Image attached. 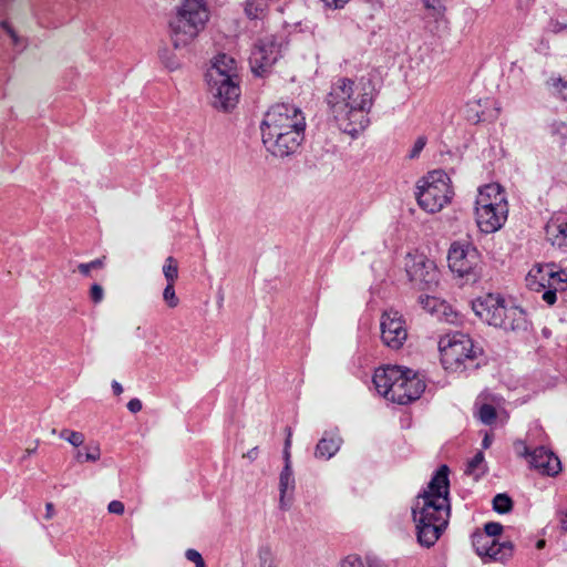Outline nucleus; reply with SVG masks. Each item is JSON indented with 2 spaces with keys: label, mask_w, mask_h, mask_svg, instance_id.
Returning <instances> with one entry per match:
<instances>
[{
  "label": "nucleus",
  "mask_w": 567,
  "mask_h": 567,
  "mask_svg": "<svg viewBox=\"0 0 567 567\" xmlns=\"http://www.w3.org/2000/svg\"><path fill=\"white\" fill-rule=\"evenodd\" d=\"M105 260H106V257L105 256H102L100 258H96L94 260H91V267L92 269H102L104 268L105 266Z\"/></svg>",
  "instance_id": "nucleus-51"
},
{
  "label": "nucleus",
  "mask_w": 567,
  "mask_h": 567,
  "mask_svg": "<svg viewBox=\"0 0 567 567\" xmlns=\"http://www.w3.org/2000/svg\"><path fill=\"white\" fill-rule=\"evenodd\" d=\"M494 539L495 538H491L488 535H476L473 540L476 554L484 558L485 554L488 553V545H491V543H493Z\"/></svg>",
  "instance_id": "nucleus-32"
},
{
  "label": "nucleus",
  "mask_w": 567,
  "mask_h": 567,
  "mask_svg": "<svg viewBox=\"0 0 567 567\" xmlns=\"http://www.w3.org/2000/svg\"><path fill=\"white\" fill-rule=\"evenodd\" d=\"M163 299L169 308H176L179 299L175 293V284H167L163 291Z\"/></svg>",
  "instance_id": "nucleus-35"
},
{
  "label": "nucleus",
  "mask_w": 567,
  "mask_h": 567,
  "mask_svg": "<svg viewBox=\"0 0 567 567\" xmlns=\"http://www.w3.org/2000/svg\"><path fill=\"white\" fill-rule=\"evenodd\" d=\"M545 546H546V540L545 539H538L537 540V543H536V548L537 549H543Z\"/></svg>",
  "instance_id": "nucleus-58"
},
{
  "label": "nucleus",
  "mask_w": 567,
  "mask_h": 567,
  "mask_svg": "<svg viewBox=\"0 0 567 567\" xmlns=\"http://www.w3.org/2000/svg\"><path fill=\"white\" fill-rule=\"evenodd\" d=\"M286 434L287 437L285 440V446H284V460H285V466L284 467H291V437H292V431L290 427H286Z\"/></svg>",
  "instance_id": "nucleus-37"
},
{
  "label": "nucleus",
  "mask_w": 567,
  "mask_h": 567,
  "mask_svg": "<svg viewBox=\"0 0 567 567\" xmlns=\"http://www.w3.org/2000/svg\"><path fill=\"white\" fill-rule=\"evenodd\" d=\"M492 443V439L488 434L485 435V437L482 441V445L484 449H488Z\"/></svg>",
  "instance_id": "nucleus-57"
},
{
  "label": "nucleus",
  "mask_w": 567,
  "mask_h": 567,
  "mask_svg": "<svg viewBox=\"0 0 567 567\" xmlns=\"http://www.w3.org/2000/svg\"><path fill=\"white\" fill-rule=\"evenodd\" d=\"M259 567H278L275 554L269 545H262L258 549Z\"/></svg>",
  "instance_id": "nucleus-28"
},
{
  "label": "nucleus",
  "mask_w": 567,
  "mask_h": 567,
  "mask_svg": "<svg viewBox=\"0 0 567 567\" xmlns=\"http://www.w3.org/2000/svg\"><path fill=\"white\" fill-rule=\"evenodd\" d=\"M424 7L431 11V16L436 20L443 19L446 7L445 0H423Z\"/></svg>",
  "instance_id": "nucleus-31"
},
{
  "label": "nucleus",
  "mask_w": 567,
  "mask_h": 567,
  "mask_svg": "<svg viewBox=\"0 0 567 567\" xmlns=\"http://www.w3.org/2000/svg\"><path fill=\"white\" fill-rule=\"evenodd\" d=\"M514 450L519 457H524L527 460L530 458L532 451H529V447L526 445L524 441H516L514 443Z\"/></svg>",
  "instance_id": "nucleus-45"
},
{
  "label": "nucleus",
  "mask_w": 567,
  "mask_h": 567,
  "mask_svg": "<svg viewBox=\"0 0 567 567\" xmlns=\"http://www.w3.org/2000/svg\"><path fill=\"white\" fill-rule=\"evenodd\" d=\"M480 255L470 243L455 241L447 254L450 270L464 282H475L478 278Z\"/></svg>",
  "instance_id": "nucleus-8"
},
{
  "label": "nucleus",
  "mask_w": 567,
  "mask_h": 567,
  "mask_svg": "<svg viewBox=\"0 0 567 567\" xmlns=\"http://www.w3.org/2000/svg\"><path fill=\"white\" fill-rule=\"evenodd\" d=\"M92 270L91 262H81L78 265V271L84 277H90Z\"/></svg>",
  "instance_id": "nucleus-48"
},
{
  "label": "nucleus",
  "mask_w": 567,
  "mask_h": 567,
  "mask_svg": "<svg viewBox=\"0 0 567 567\" xmlns=\"http://www.w3.org/2000/svg\"><path fill=\"white\" fill-rule=\"evenodd\" d=\"M400 384V392L404 393L403 400H390L398 404H409L417 400L425 390V382L412 370L405 369L401 380L396 383Z\"/></svg>",
  "instance_id": "nucleus-17"
},
{
  "label": "nucleus",
  "mask_w": 567,
  "mask_h": 567,
  "mask_svg": "<svg viewBox=\"0 0 567 567\" xmlns=\"http://www.w3.org/2000/svg\"><path fill=\"white\" fill-rule=\"evenodd\" d=\"M553 276V265L534 266L526 276V286L533 291H545L548 279Z\"/></svg>",
  "instance_id": "nucleus-20"
},
{
  "label": "nucleus",
  "mask_w": 567,
  "mask_h": 567,
  "mask_svg": "<svg viewBox=\"0 0 567 567\" xmlns=\"http://www.w3.org/2000/svg\"><path fill=\"white\" fill-rule=\"evenodd\" d=\"M513 555V545L509 542L498 543L496 539L488 545V553L484 556V561H505Z\"/></svg>",
  "instance_id": "nucleus-24"
},
{
  "label": "nucleus",
  "mask_w": 567,
  "mask_h": 567,
  "mask_svg": "<svg viewBox=\"0 0 567 567\" xmlns=\"http://www.w3.org/2000/svg\"><path fill=\"white\" fill-rule=\"evenodd\" d=\"M209 11L203 0H183L176 17L171 21V37L176 49L194 42L204 30Z\"/></svg>",
  "instance_id": "nucleus-5"
},
{
  "label": "nucleus",
  "mask_w": 567,
  "mask_h": 567,
  "mask_svg": "<svg viewBox=\"0 0 567 567\" xmlns=\"http://www.w3.org/2000/svg\"><path fill=\"white\" fill-rule=\"evenodd\" d=\"M261 133H305L306 121L302 112L291 104L280 103L271 106L261 123Z\"/></svg>",
  "instance_id": "nucleus-7"
},
{
  "label": "nucleus",
  "mask_w": 567,
  "mask_h": 567,
  "mask_svg": "<svg viewBox=\"0 0 567 567\" xmlns=\"http://www.w3.org/2000/svg\"><path fill=\"white\" fill-rule=\"evenodd\" d=\"M472 309L482 321L494 327L502 324V316L506 313L504 299L492 293L475 299Z\"/></svg>",
  "instance_id": "nucleus-14"
},
{
  "label": "nucleus",
  "mask_w": 567,
  "mask_h": 567,
  "mask_svg": "<svg viewBox=\"0 0 567 567\" xmlns=\"http://www.w3.org/2000/svg\"><path fill=\"white\" fill-rule=\"evenodd\" d=\"M206 81L215 109L228 112L236 106L240 96V87L233 58L226 54L216 56L215 62L207 70Z\"/></svg>",
  "instance_id": "nucleus-3"
},
{
  "label": "nucleus",
  "mask_w": 567,
  "mask_h": 567,
  "mask_svg": "<svg viewBox=\"0 0 567 567\" xmlns=\"http://www.w3.org/2000/svg\"><path fill=\"white\" fill-rule=\"evenodd\" d=\"M330 8H342L349 0H322Z\"/></svg>",
  "instance_id": "nucleus-49"
},
{
  "label": "nucleus",
  "mask_w": 567,
  "mask_h": 567,
  "mask_svg": "<svg viewBox=\"0 0 567 567\" xmlns=\"http://www.w3.org/2000/svg\"><path fill=\"white\" fill-rule=\"evenodd\" d=\"M405 369L398 365H388L378 368L373 374V383L377 391L386 400H403L404 393L400 391V384L396 383L401 380Z\"/></svg>",
  "instance_id": "nucleus-13"
},
{
  "label": "nucleus",
  "mask_w": 567,
  "mask_h": 567,
  "mask_svg": "<svg viewBox=\"0 0 567 567\" xmlns=\"http://www.w3.org/2000/svg\"><path fill=\"white\" fill-rule=\"evenodd\" d=\"M54 514H55V512H54L53 504L52 503H47L44 518L45 519H51L54 516Z\"/></svg>",
  "instance_id": "nucleus-52"
},
{
  "label": "nucleus",
  "mask_w": 567,
  "mask_h": 567,
  "mask_svg": "<svg viewBox=\"0 0 567 567\" xmlns=\"http://www.w3.org/2000/svg\"><path fill=\"white\" fill-rule=\"evenodd\" d=\"M419 302L422 305L423 309L433 312L436 308L437 299L427 295H421Z\"/></svg>",
  "instance_id": "nucleus-43"
},
{
  "label": "nucleus",
  "mask_w": 567,
  "mask_h": 567,
  "mask_svg": "<svg viewBox=\"0 0 567 567\" xmlns=\"http://www.w3.org/2000/svg\"><path fill=\"white\" fill-rule=\"evenodd\" d=\"M426 143H427V138H426V136H424V135L419 136V137L415 140V142H414V144H413V146H412L411 151L408 153L406 157H408L409 159L417 158V157L420 156L421 152H422V151L424 150V147L426 146Z\"/></svg>",
  "instance_id": "nucleus-36"
},
{
  "label": "nucleus",
  "mask_w": 567,
  "mask_h": 567,
  "mask_svg": "<svg viewBox=\"0 0 567 567\" xmlns=\"http://www.w3.org/2000/svg\"><path fill=\"white\" fill-rule=\"evenodd\" d=\"M245 12L250 19H259L262 12V9H259L257 4L252 1H247L245 6Z\"/></svg>",
  "instance_id": "nucleus-44"
},
{
  "label": "nucleus",
  "mask_w": 567,
  "mask_h": 567,
  "mask_svg": "<svg viewBox=\"0 0 567 567\" xmlns=\"http://www.w3.org/2000/svg\"><path fill=\"white\" fill-rule=\"evenodd\" d=\"M416 187L419 206L431 214L441 212L453 196L450 177L441 169L427 173L417 182Z\"/></svg>",
  "instance_id": "nucleus-6"
},
{
  "label": "nucleus",
  "mask_w": 567,
  "mask_h": 567,
  "mask_svg": "<svg viewBox=\"0 0 567 567\" xmlns=\"http://www.w3.org/2000/svg\"><path fill=\"white\" fill-rule=\"evenodd\" d=\"M565 29H567V24L566 23H561L559 21H551L550 22V30L554 33H559V32L564 31Z\"/></svg>",
  "instance_id": "nucleus-50"
},
{
  "label": "nucleus",
  "mask_w": 567,
  "mask_h": 567,
  "mask_svg": "<svg viewBox=\"0 0 567 567\" xmlns=\"http://www.w3.org/2000/svg\"><path fill=\"white\" fill-rule=\"evenodd\" d=\"M143 404L142 401L137 398L131 399L127 403V409L132 413H137L142 410Z\"/></svg>",
  "instance_id": "nucleus-47"
},
{
  "label": "nucleus",
  "mask_w": 567,
  "mask_h": 567,
  "mask_svg": "<svg viewBox=\"0 0 567 567\" xmlns=\"http://www.w3.org/2000/svg\"><path fill=\"white\" fill-rule=\"evenodd\" d=\"M503 532V525L496 522L486 523L484 526V535H488L491 538L499 536Z\"/></svg>",
  "instance_id": "nucleus-42"
},
{
  "label": "nucleus",
  "mask_w": 567,
  "mask_h": 567,
  "mask_svg": "<svg viewBox=\"0 0 567 567\" xmlns=\"http://www.w3.org/2000/svg\"><path fill=\"white\" fill-rule=\"evenodd\" d=\"M112 390L115 395H120L123 392V386L117 381L112 382Z\"/></svg>",
  "instance_id": "nucleus-56"
},
{
  "label": "nucleus",
  "mask_w": 567,
  "mask_h": 567,
  "mask_svg": "<svg viewBox=\"0 0 567 567\" xmlns=\"http://www.w3.org/2000/svg\"><path fill=\"white\" fill-rule=\"evenodd\" d=\"M60 437L68 441L75 447L81 446L84 443V435L81 432L63 429L60 432Z\"/></svg>",
  "instance_id": "nucleus-34"
},
{
  "label": "nucleus",
  "mask_w": 567,
  "mask_h": 567,
  "mask_svg": "<svg viewBox=\"0 0 567 567\" xmlns=\"http://www.w3.org/2000/svg\"><path fill=\"white\" fill-rule=\"evenodd\" d=\"M508 206L504 190L499 184H487L478 189L475 207Z\"/></svg>",
  "instance_id": "nucleus-19"
},
{
  "label": "nucleus",
  "mask_w": 567,
  "mask_h": 567,
  "mask_svg": "<svg viewBox=\"0 0 567 567\" xmlns=\"http://www.w3.org/2000/svg\"><path fill=\"white\" fill-rule=\"evenodd\" d=\"M404 267L409 280L419 290H433L439 285V270L426 255L415 251L405 256Z\"/></svg>",
  "instance_id": "nucleus-9"
},
{
  "label": "nucleus",
  "mask_w": 567,
  "mask_h": 567,
  "mask_svg": "<svg viewBox=\"0 0 567 567\" xmlns=\"http://www.w3.org/2000/svg\"><path fill=\"white\" fill-rule=\"evenodd\" d=\"M493 509L498 514H507L513 509L512 498L504 493L497 494L493 498Z\"/></svg>",
  "instance_id": "nucleus-29"
},
{
  "label": "nucleus",
  "mask_w": 567,
  "mask_h": 567,
  "mask_svg": "<svg viewBox=\"0 0 567 567\" xmlns=\"http://www.w3.org/2000/svg\"><path fill=\"white\" fill-rule=\"evenodd\" d=\"M553 81V87L555 89L556 93L565 101H567V80L558 78V79H551Z\"/></svg>",
  "instance_id": "nucleus-41"
},
{
  "label": "nucleus",
  "mask_w": 567,
  "mask_h": 567,
  "mask_svg": "<svg viewBox=\"0 0 567 567\" xmlns=\"http://www.w3.org/2000/svg\"><path fill=\"white\" fill-rule=\"evenodd\" d=\"M328 115L343 133L357 136L370 123L373 105V87L370 82L339 78L326 96Z\"/></svg>",
  "instance_id": "nucleus-1"
},
{
  "label": "nucleus",
  "mask_w": 567,
  "mask_h": 567,
  "mask_svg": "<svg viewBox=\"0 0 567 567\" xmlns=\"http://www.w3.org/2000/svg\"><path fill=\"white\" fill-rule=\"evenodd\" d=\"M382 342L394 350L400 349L408 338V330L403 316L394 310L384 311L381 316Z\"/></svg>",
  "instance_id": "nucleus-11"
},
{
  "label": "nucleus",
  "mask_w": 567,
  "mask_h": 567,
  "mask_svg": "<svg viewBox=\"0 0 567 567\" xmlns=\"http://www.w3.org/2000/svg\"><path fill=\"white\" fill-rule=\"evenodd\" d=\"M101 457V450L99 445H89L85 446V452L78 451L75 454V458L78 462H95Z\"/></svg>",
  "instance_id": "nucleus-30"
},
{
  "label": "nucleus",
  "mask_w": 567,
  "mask_h": 567,
  "mask_svg": "<svg viewBox=\"0 0 567 567\" xmlns=\"http://www.w3.org/2000/svg\"><path fill=\"white\" fill-rule=\"evenodd\" d=\"M449 473L447 465H441L426 489L417 495L412 507L417 540L427 548L437 542L449 525L451 515Z\"/></svg>",
  "instance_id": "nucleus-2"
},
{
  "label": "nucleus",
  "mask_w": 567,
  "mask_h": 567,
  "mask_svg": "<svg viewBox=\"0 0 567 567\" xmlns=\"http://www.w3.org/2000/svg\"><path fill=\"white\" fill-rule=\"evenodd\" d=\"M265 147L276 157L289 156L297 152L305 133L291 131L290 133H261Z\"/></svg>",
  "instance_id": "nucleus-12"
},
{
  "label": "nucleus",
  "mask_w": 567,
  "mask_h": 567,
  "mask_svg": "<svg viewBox=\"0 0 567 567\" xmlns=\"http://www.w3.org/2000/svg\"><path fill=\"white\" fill-rule=\"evenodd\" d=\"M341 443L342 439L337 432H326L316 446L315 456L329 460L340 450Z\"/></svg>",
  "instance_id": "nucleus-22"
},
{
  "label": "nucleus",
  "mask_w": 567,
  "mask_h": 567,
  "mask_svg": "<svg viewBox=\"0 0 567 567\" xmlns=\"http://www.w3.org/2000/svg\"><path fill=\"white\" fill-rule=\"evenodd\" d=\"M546 239L555 247L567 250V217L554 215L545 226Z\"/></svg>",
  "instance_id": "nucleus-18"
},
{
  "label": "nucleus",
  "mask_w": 567,
  "mask_h": 567,
  "mask_svg": "<svg viewBox=\"0 0 567 567\" xmlns=\"http://www.w3.org/2000/svg\"><path fill=\"white\" fill-rule=\"evenodd\" d=\"M527 320L525 311L519 307H506L505 317L502 316V324L498 328L505 331L526 329Z\"/></svg>",
  "instance_id": "nucleus-23"
},
{
  "label": "nucleus",
  "mask_w": 567,
  "mask_h": 567,
  "mask_svg": "<svg viewBox=\"0 0 567 567\" xmlns=\"http://www.w3.org/2000/svg\"><path fill=\"white\" fill-rule=\"evenodd\" d=\"M340 567H385L375 559H363L358 555H349L341 560Z\"/></svg>",
  "instance_id": "nucleus-26"
},
{
  "label": "nucleus",
  "mask_w": 567,
  "mask_h": 567,
  "mask_svg": "<svg viewBox=\"0 0 567 567\" xmlns=\"http://www.w3.org/2000/svg\"><path fill=\"white\" fill-rule=\"evenodd\" d=\"M528 463L532 468L542 475L555 476L561 471L558 456L545 446L534 449Z\"/></svg>",
  "instance_id": "nucleus-16"
},
{
  "label": "nucleus",
  "mask_w": 567,
  "mask_h": 567,
  "mask_svg": "<svg viewBox=\"0 0 567 567\" xmlns=\"http://www.w3.org/2000/svg\"><path fill=\"white\" fill-rule=\"evenodd\" d=\"M163 275L167 284H175L178 279V261L173 256H168L163 265Z\"/></svg>",
  "instance_id": "nucleus-27"
},
{
  "label": "nucleus",
  "mask_w": 567,
  "mask_h": 567,
  "mask_svg": "<svg viewBox=\"0 0 567 567\" xmlns=\"http://www.w3.org/2000/svg\"><path fill=\"white\" fill-rule=\"evenodd\" d=\"M497 412L496 409L492 404H482L478 410V419L482 423L486 425H491L496 421Z\"/></svg>",
  "instance_id": "nucleus-33"
},
{
  "label": "nucleus",
  "mask_w": 567,
  "mask_h": 567,
  "mask_svg": "<svg viewBox=\"0 0 567 567\" xmlns=\"http://www.w3.org/2000/svg\"><path fill=\"white\" fill-rule=\"evenodd\" d=\"M508 206L475 207L476 224L484 234H493L501 229L507 220Z\"/></svg>",
  "instance_id": "nucleus-15"
},
{
  "label": "nucleus",
  "mask_w": 567,
  "mask_h": 567,
  "mask_svg": "<svg viewBox=\"0 0 567 567\" xmlns=\"http://www.w3.org/2000/svg\"><path fill=\"white\" fill-rule=\"evenodd\" d=\"M567 289V274L564 270H556L553 265V276L548 279L546 290L543 292L542 299L549 306L557 300V291Z\"/></svg>",
  "instance_id": "nucleus-21"
},
{
  "label": "nucleus",
  "mask_w": 567,
  "mask_h": 567,
  "mask_svg": "<svg viewBox=\"0 0 567 567\" xmlns=\"http://www.w3.org/2000/svg\"><path fill=\"white\" fill-rule=\"evenodd\" d=\"M89 297L90 300L95 305L102 302L104 299L103 287L99 284H93L89 290Z\"/></svg>",
  "instance_id": "nucleus-38"
},
{
  "label": "nucleus",
  "mask_w": 567,
  "mask_h": 567,
  "mask_svg": "<svg viewBox=\"0 0 567 567\" xmlns=\"http://www.w3.org/2000/svg\"><path fill=\"white\" fill-rule=\"evenodd\" d=\"M185 557L195 564L196 567H206L205 560L202 554L193 548H189L185 551Z\"/></svg>",
  "instance_id": "nucleus-40"
},
{
  "label": "nucleus",
  "mask_w": 567,
  "mask_h": 567,
  "mask_svg": "<svg viewBox=\"0 0 567 567\" xmlns=\"http://www.w3.org/2000/svg\"><path fill=\"white\" fill-rule=\"evenodd\" d=\"M484 462V454L482 452H477L467 463L466 474H474L480 465Z\"/></svg>",
  "instance_id": "nucleus-39"
},
{
  "label": "nucleus",
  "mask_w": 567,
  "mask_h": 567,
  "mask_svg": "<svg viewBox=\"0 0 567 567\" xmlns=\"http://www.w3.org/2000/svg\"><path fill=\"white\" fill-rule=\"evenodd\" d=\"M2 28L9 33V35L12 38L13 42H18V38L16 32L11 29V27L8 24V22H2Z\"/></svg>",
  "instance_id": "nucleus-53"
},
{
  "label": "nucleus",
  "mask_w": 567,
  "mask_h": 567,
  "mask_svg": "<svg viewBox=\"0 0 567 567\" xmlns=\"http://www.w3.org/2000/svg\"><path fill=\"white\" fill-rule=\"evenodd\" d=\"M38 445H39V441H35L34 442V446L33 447H28L25 451H24V455L22 457V460H25L27 457H29L30 455L34 454L38 450Z\"/></svg>",
  "instance_id": "nucleus-55"
},
{
  "label": "nucleus",
  "mask_w": 567,
  "mask_h": 567,
  "mask_svg": "<svg viewBox=\"0 0 567 567\" xmlns=\"http://www.w3.org/2000/svg\"><path fill=\"white\" fill-rule=\"evenodd\" d=\"M441 363L446 371L464 372L480 367L478 359L483 350L474 344L470 336L456 331L442 337L439 341Z\"/></svg>",
  "instance_id": "nucleus-4"
},
{
  "label": "nucleus",
  "mask_w": 567,
  "mask_h": 567,
  "mask_svg": "<svg viewBox=\"0 0 567 567\" xmlns=\"http://www.w3.org/2000/svg\"><path fill=\"white\" fill-rule=\"evenodd\" d=\"M280 56V44L274 35L259 39L250 52L249 64L252 73L265 76Z\"/></svg>",
  "instance_id": "nucleus-10"
},
{
  "label": "nucleus",
  "mask_w": 567,
  "mask_h": 567,
  "mask_svg": "<svg viewBox=\"0 0 567 567\" xmlns=\"http://www.w3.org/2000/svg\"><path fill=\"white\" fill-rule=\"evenodd\" d=\"M107 511L112 514L122 515L125 511V507L121 501H112L107 506Z\"/></svg>",
  "instance_id": "nucleus-46"
},
{
  "label": "nucleus",
  "mask_w": 567,
  "mask_h": 567,
  "mask_svg": "<svg viewBox=\"0 0 567 567\" xmlns=\"http://www.w3.org/2000/svg\"><path fill=\"white\" fill-rule=\"evenodd\" d=\"M295 488V477L292 467H284L279 475V506L281 509L286 511L289 508V504L286 503V494L288 491H293Z\"/></svg>",
  "instance_id": "nucleus-25"
},
{
  "label": "nucleus",
  "mask_w": 567,
  "mask_h": 567,
  "mask_svg": "<svg viewBox=\"0 0 567 567\" xmlns=\"http://www.w3.org/2000/svg\"><path fill=\"white\" fill-rule=\"evenodd\" d=\"M258 456V447H252L251 450H249L247 453H245L243 455V457H247L249 458L250 461H255Z\"/></svg>",
  "instance_id": "nucleus-54"
}]
</instances>
